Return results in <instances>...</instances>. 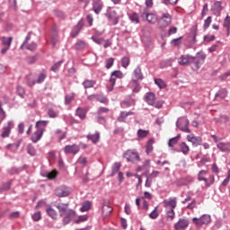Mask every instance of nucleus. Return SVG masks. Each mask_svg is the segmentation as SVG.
I'll list each match as a JSON object with an SVG mask.
<instances>
[{
	"mask_svg": "<svg viewBox=\"0 0 230 230\" xmlns=\"http://www.w3.org/2000/svg\"><path fill=\"white\" fill-rule=\"evenodd\" d=\"M13 39L12 37H3L2 38V44L5 47L10 48L12 46V41Z\"/></svg>",
	"mask_w": 230,
	"mask_h": 230,
	"instance_id": "nucleus-39",
	"label": "nucleus"
},
{
	"mask_svg": "<svg viewBox=\"0 0 230 230\" xmlns=\"http://www.w3.org/2000/svg\"><path fill=\"white\" fill-rule=\"evenodd\" d=\"M208 171L206 170H201L199 171V172L198 173V181H204V182L206 183L208 181V178L204 177V175H207Z\"/></svg>",
	"mask_w": 230,
	"mask_h": 230,
	"instance_id": "nucleus-40",
	"label": "nucleus"
},
{
	"mask_svg": "<svg viewBox=\"0 0 230 230\" xmlns=\"http://www.w3.org/2000/svg\"><path fill=\"white\" fill-rule=\"evenodd\" d=\"M149 217L152 218V220H155V218L159 217V213H157V208H155V209L149 214Z\"/></svg>",
	"mask_w": 230,
	"mask_h": 230,
	"instance_id": "nucleus-58",
	"label": "nucleus"
},
{
	"mask_svg": "<svg viewBox=\"0 0 230 230\" xmlns=\"http://www.w3.org/2000/svg\"><path fill=\"white\" fill-rule=\"evenodd\" d=\"M55 195L57 197H69L71 195V190L68 187L61 186L55 190Z\"/></svg>",
	"mask_w": 230,
	"mask_h": 230,
	"instance_id": "nucleus-9",
	"label": "nucleus"
},
{
	"mask_svg": "<svg viewBox=\"0 0 230 230\" xmlns=\"http://www.w3.org/2000/svg\"><path fill=\"white\" fill-rule=\"evenodd\" d=\"M164 207L169 209H175L177 208V198H169L164 200Z\"/></svg>",
	"mask_w": 230,
	"mask_h": 230,
	"instance_id": "nucleus-13",
	"label": "nucleus"
},
{
	"mask_svg": "<svg viewBox=\"0 0 230 230\" xmlns=\"http://www.w3.org/2000/svg\"><path fill=\"white\" fill-rule=\"evenodd\" d=\"M116 79L117 77L112 76V74H111V77H110V85L108 86V91L111 92L114 91V85H116Z\"/></svg>",
	"mask_w": 230,
	"mask_h": 230,
	"instance_id": "nucleus-38",
	"label": "nucleus"
},
{
	"mask_svg": "<svg viewBox=\"0 0 230 230\" xmlns=\"http://www.w3.org/2000/svg\"><path fill=\"white\" fill-rule=\"evenodd\" d=\"M133 76L136 80H143V72H141V66H137L133 72Z\"/></svg>",
	"mask_w": 230,
	"mask_h": 230,
	"instance_id": "nucleus-28",
	"label": "nucleus"
},
{
	"mask_svg": "<svg viewBox=\"0 0 230 230\" xmlns=\"http://www.w3.org/2000/svg\"><path fill=\"white\" fill-rule=\"evenodd\" d=\"M173 209L174 208H166V217L171 220H173V218H175V211Z\"/></svg>",
	"mask_w": 230,
	"mask_h": 230,
	"instance_id": "nucleus-49",
	"label": "nucleus"
},
{
	"mask_svg": "<svg viewBox=\"0 0 230 230\" xmlns=\"http://www.w3.org/2000/svg\"><path fill=\"white\" fill-rule=\"evenodd\" d=\"M190 226V220L188 218H180L174 225L175 230H186Z\"/></svg>",
	"mask_w": 230,
	"mask_h": 230,
	"instance_id": "nucleus-10",
	"label": "nucleus"
},
{
	"mask_svg": "<svg viewBox=\"0 0 230 230\" xmlns=\"http://www.w3.org/2000/svg\"><path fill=\"white\" fill-rule=\"evenodd\" d=\"M179 139H181L180 135H178L177 137H174L172 138H170L169 142H168V146H170V148H173V146H175V145H177L179 143Z\"/></svg>",
	"mask_w": 230,
	"mask_h": 230,
	"instance_id": "nucleus-37",
	"label": "nucleus"
},
{
	"mask_svg": "<svg viewBox=\"0 0 230 230\" xmlns=\"http://www.w3.org/2000/svg\"><path fill=\"white\" fill-rule=\"evenodd\" d=\"M180 148H181V152L184 155H188V154H190V146H188V144H186V142L181 143L180 144Z\"/></svg>",
	"mask_w": 230,
	"mask_h": 230,
	"instance_id": "nucleus-34",
	"label": "nucleus"
},
{
	"mask_svg": "<svg viewBox=\"0 0 230 230\" xmlns=\"http://www.w3.org/2000/svg\"><path fill=\"white\" fill-rule=\"evenodd\" d=\"M149 134H150L149 130L138 129L137 132L138 141H140L141 139H145V137H148Z\"/></svg>",
	"mask_w": 230,
	"mask_h": 230,
	"instance_id": "nucleus-24",
	"label": "nucleus"
},
{
	"mask_svg": "<svg viewBox=\"0 0 230 230\" xmlns=\"http://www.w3.org/2000/svg\"><path fill=\"white\" fill-rule=\"evenodd\" d=\"M119 168H121V163H119V162L114 163L112 165V172H111V176L114 177V175H116V173H118V172H119Z\"/></svg>",
	"mask_w": 230,
	"mask_h": 230,
	"instance_id": "nucleus-36",
	"label": "nucleus"
},
{
	"mask_svg": "<svg viewBox=\"0 0 230 230\" xmlns=\"http://www.w3.org/2000/svg\"><path fill=\"white\" fill-rule=\"evenodd\" d=\"M123 157L127 159L128 163H137V161H141L139 153L136 149H128L123 154Z\"/></svg>",
	"mask_w": 230,
	"mask_h": 230,
	"instance_id": "nucleus-4",
	"label": "nucleus"
},
{
	"mask_svg": "<svg viewBox=\"0 0 230 230\" xmlns=\"http://www.w3.org/2000/svg\"><path fill=\"white\" fill-rule=\"evenodd\" d=\"M150 168V160H145L143 164L137 168V172H143L144 170H148Z\"/></svg>",
	"mask_w": 230,
	"mask_h": 230,
	"instance_id": "nucleus-35",
	"label": "nucleus"
},
{
	"mask_svg": "<svg viewBox=\"0 0 230 230\" xmlns=\"http://www.w3.org/2000/svg\"><path fill=\"white\" fill-rule=\"evenodd\" d=\"M56 208L59 213V217L63 218V224L65 226H67L72 220H75L76 212L69 208V203H59L56 205Z\"/></svg>",
	"mask_w": 230,
	"mask_h": 230,
	"instance_id": "nucleus-1",
	"label": "nucleus"
},
{
	"mask_svg": "<svg viewBox=\"0 0 230 230\" xmlns=\"http://www.w3.org/2000/svg\"><path fill=\"white\" fill-rule=\"evenodd\" d=\"M75 49L78 50H82V49H85V48H87V43H85V41L84 40H78L75 45Z\"/></svg>",
	"mask_w": 230,
	"mask_h": 230,
	"instance_id": "nucleus-42",
	"label": "nucleus"
},
{
	"mask_svg": "<svg viewBox=\"0 0 230 230\" xmlns=\"http://www.w3.org/2000/svg\"><path fill=\"white\" fill-rule=\"evenodd\" d=\"M224 28H230V16H226L223 23Z\"/></svg>",
	"mask_w": 230,
	"mask_h": 230,
	"instance_id": "nucleus-63",
	"label": "nucleus"
},
{
	"mask_svg": "<svg viewBox=\"0 0 230 230\" xmlns=\"http://www.w3.org/2000/svg\"><path fill=\"white\" fill-rule=\"evenodd\" d=\"M112 76H114L115 78H123V72H121L120 70H115L113 72H111Z\"/></svg>",
	"mask_w": 230,
	"mask_h": 230,
	"instance_id": "nucleus-56",
	"label": "nucleus"
},
{
	"mask_svg": "<svg viewBox=\"0 0 230 230\" xmlns=\"http://www.w3.org/2000/svg\"><path fill=\"white\" fill-rule=\"evenodd\" d=\"M76 164H80V166H86L87 165V157L80 156L76 161Z\"/></svg>",
	"mask_w": 230,
	"mask_h": 230,
	"instance_id": "nucleus-51",
	"label": "nucleus"
},
{
	"mask_svg": "<svg viewBox=\"0 0 230 230\" xmlns=\"http://www.w3.org/2000/svg\"><path fill=\"white\" fill-rule=\"evenodd\" d=\"M140 16H141V19H143V21H147V22H150V24H155L157 21V15L152 13H148L146 9L140 12Z\"/></svg>",
	"mask_w": 230,
	"mask_h": 230,
	"instance_id": "nucleus-6",
	"label": "nucleus"
},
{
	"mask_svg": "<svg viewBox=\"0 0 230 230\" xmlns=\"http://www.w3.org/2000/svg\"><path fill=\"white\" fill-rule=\"evenodd\" d=\"M42 136H44V131L42 129H37L31 137L32 143H39L42 139Z\"/></svg>",
	"mask_w": 230,
	"mask_h": 230,
	"instance_id": "nucleus-20",
	"label": "nucleus"
},
{
	"mask_svg": "<svg viewBox=\"0 0 230 230\" xmlns=\"http://www.w3.org/2000/svg\"><path fill=\"white\" fill-rule=\"evenodd\" d=\"M212 184H215V176L210 175L208 179H207V181H205V186L209 188V186H212Z\"/></svg>",
	"mask_w": 230,
	"mask_h": 230,
	"instance_id": "nucleus-54",
	"label": "nucleus"
},
{
	"mask_svg": "<svg viewBox=\"0 0 230 230\" xmlns=\"http://www.w3.org/2000/svg\"><path fill=\"white\" fill-rule=\"evenodd\" d=\"M128 116H134V111H121L118 118V121H119L120 123H125Z\"/></svg>",
	"mask_w": 230,
	"mask_h": 230,
	"instance_id": "nucleus-21",
	"label": "nucleus"
},
{
	"mask_svg": "<svg viewBox=\"0 0 230 230\" xmlns=\"http://www.w3.org/2000/svg\"><path fill=\"white\" fill-rule=\"evenodd\" d=\"M93 12L98 15L103 9V2L102 0H93Z\"/></svg>",
	"mask_w": 230,
	"mask_h": 230,
	"instance_id": "nucleus-17",
	"label": "nucleus"
},
{
	"mask_svg": "<svg viewBox=\"0 0 230 230\" xmlns=\"http://www.w3.org/2000/svg\"><path fill=\"white\" fill-rule=\"evenodd\" d=\"M12 128H13V121L10 120L7 122V125L3 128L2 137H8L10 132H12Z\"/></svg>",
	"mask_w": 230,
	"mask_h": 230,
	"instance_id": "nucleus-16",
	"label": "nucleus"
},
{
	"mask_svg": "<svg viewBox=\"0 0 230 230\" xmlns=\"http://www.w3.org/2000/svg\"><path fill=\"white\" fill-rule=\"evenodd\" d=\"M87 139H90V141L96 144V143H98V141H100V133L96 132L94 134H89V135H87Z\"/></svg>",
	"mask_w": 230,
	"mask_h": 230,
	"instance_id": "nucleus-31",
	"label": "nucleus"
},
{
	"mask_svg": "<svg viewBox=\"0 0 230 230\" xmlns=\"http://www.w3.org/2000/svg\"><path fill=\"white\" fill-rule=\"evenodd\" d=\"M121 66L124 69H127L128 66H130V58L124 57L121 58Z\"/></svg>",
	"mask_w": 230,
	"mask_h": 230,
	"instance_id": "nucleus-47",
	"label": "nucleus"
},
{
	"mask_svg": "<svg viewBox=\"0 0 230 230\" xmlns=\"http://www.w3.org/2000/svg\"><path fill=\"white\" fill-rule=\"evenodd\" d=\"M211 10L214 15H220V12L224 10V7H222V2L215 1L211 6Z\"/></svg>",
	"mask_w": 230,
	"mask_h": 230,
	"instance_id": "nucleus-14",
	"label": "nucleus"
},
{
	"mask_svg": "<svg viewBox=\"0 0 230 230\" xmlns=\"http://www.w3.org/2000/svg\"><path fill=\"white\" fill-rule=\"evenodd\" d=\"M75 114L76 116H78V118H80V119H85L87 111H85V109L77 108L75 111Z\"/></svg>",
	"mask_w": 230,
	"mask_h": 230,
	"instance_id": "nucleus-30",
	"label": "nucleus"
},
{
	"mask_svg": "<svg viewBox=\"0 0 230 230\" xmlns=\"http://www.w3.org/2000/svg\"><path fill=\"white\" fill-rule=\"evenodd\" d=\"M160 172L159 171H153L147 177L149 179H151L152 181H154V179H155V177L159 176Z\"/></svg>",
	"mask_w": 230,
	"mask_h": 230,
	"instance_id": "nucleus-62",
	"label": "nucleus"
},
{
	"mask_svg": "<svg viewBox=\"0 0 230 230\" xmlns=\"http://www.w3.org/2000/svg\"><path fill=\"white\" fill-rule=\"evenodd\" d=\"M64 61L60 60L58 62H57L52 67H51V71L57 72L58 71V67H60V66H62Z\"/></svg>",
	"mask_w": 230,
	"mask_h": 230,
	"instance_id": "nucleus-60",
	"label": "nucleus"
},
{
	"mask_svg": "<svg viewBox=\"0 0 230 230\" xmlns=\"http://www.w3.org/2000/svg\"><path fill=\"white\" fill-rule=\"evenodd\" d=\"M48 77V74L46 72H42L38 75V78L36 80V84H42L44 80Z\"/></svg>",
	"mask_w": 230,
	"mask_h": 230,
	"instance_id": "nucleus-45",
	"label": "nucleus"
},
{
	"mask_svg": "<svg viewBox=\"0 0 230 230\" xmlns=\"http://www.w3.org/2000/svg\"><path fill=\"white\" fill-rule=\"evenodd\" d=\"M129 19L131 22H134L135 24H139V15H137V13H134L129 16Z\"/></svg>",
	"mask_w": 230,
	"mask_h": 230,
	"instance_id": "nucleus-52",
	"label": "nucleus"
},
{
	"mask_svg": "<svg viewBox=\"0 0 230 230\" xmlns=\"http://www.w3.org/2000/svg\"><path fill=\"white\" fill-rule=\"evenodd\" d=\"M136 101H134V99H128V100H125L122 101L120 102V107L121 109H128V107H132V105H135Z\"/></svg>",
	"mask_w": 230,
	"mask_h": 230,
	"instance_id": "nucleus-25",
	"label": "nucleus"
},
{
	"mask_svg": "<svg viewBox=\"0 0 230 230\" xmlns=\"http://www.w3.org/2000/svg\"><path fill=\"white\" fill-rule=\"evenodd\" d=\"M94 85H96V81L94 80L86 79L83 82L84 89H91V87H94Z\"/></svg>",
	"mask_w": 230,
	"mask_h": 230,
	"instance_id": "nucleus-32",
	"label": "nucleus"
},
{
	"mask_svg": "<svg viewBox=\"0 0 230 230\" xmlns=\"http://www.w3.org/2000/svg\"><path fill=\"white\" fill-rule=\"evenodd\" d=\"M217 146L218 150H220L221 152H230V143L229 142L217 143Z\"/></svg>",
	"mask_w": 230,
	"mask_h": 230,
	"instance_id": "nucleus-22",
	"label": "nucleus"
},
{
	"mask_svg": "<svg viewBox=\"0 0 230 230\" xmlns=\"http://www.w3.org/2000/svg\"><path fill=\"white\" fill-rule=\"evenodd\" d=\"M75 100V93H69L65 96V105H69Z\"/></svg>",
	"mask_w": 230,
	"mask_h": 230,
	"instance_id": "nucleus-46",
	"label": "nucleus"
},
{
	"mask_svg": "<svg viewBox=\"0 0 230 230\" xmlns=\"http://www.w3.org/2000/svg\"><path fill=\"white\" fill-rule=\"evenodd\" d=\"M181 39H182V37L172 40V41H171L172 46H181Z\"/></svg>",
	"mask_w": 230,
	"mask_h": 230,
	"instance_id": "nucleus-59",
	"label": "nucleus"
},
{
	"mask_svg": "<svg viewBox=\"0 0 230 230\" xmlns=\"http://www.w3.org/2000/svg\"><path fill=\"white\" fill-rule=\"evenodd\" d=\"M206 61V54L198 53L196 57L191 56L190 66L192 71H199Z\"/></svg>",
	"mask_w": 230,
	"mask_h": 230,
	"instance_id": "nucleus-2",
	"label": "nucleus"
},
{
	"mask_svg": "<svg viewBox=\"0 0 230 230\" xmlns=\"http://www.w3.org/2000/svg\"><path fill=\"white\" fill-rule=\"evenodd\" d=\"M187 141L192 144L193 146H200L202 145V137H196L195 135H188Z\"/></svg>",
	"mask_w": 230,
	"mask_h": 230,
	"instance_id": "nucleus-12",
	"label": "nucleus"
},
{
	"mask_svg": "<svg viewBox=\"0 0 230 230\" xmlns=\"http://www.w3.org/2000/svg\"><path fill=\"white\" fill-rule=\"evenodd\" d=\"M46 213L52 220H57V217H58V213H57V210L51 207V205L46 206Z\"/></svg>",
	"mask_w": 230,
	"mask_h": 230,
	"instance_id": "nucleus-19",
	"label": "nucleus"
},
{
	"mask_svg": "<svg viewBox=\"0 0 230 230\" xmlns=\"http://www.w3.org/2000/svg\"><path fill=\"white\" fill-rule=\"evenodd\" d=\"M176 127L181 132L191 134V129H190V120L187 117H180L176 121Z\"/></svg>",
	"mask_w": 230,
	"mask_h": 230,
	"instance_id": "nucleus-3",
	"label": "nucleus"
},
{
	"mask_svg": "<svg viewBox=\"0 0 230 230\" xmlns=\"http://www.w3.org/2000/svg\"><path fill=\"white\" fill-rule=\"evenodd\" d=\"M212 21H213V18H212L211 16H208V17L204 21V24H203L204 30H208V28H209V26H211Z\"/></svg>",
	"mask_w": 230,
	"mask_h": 230,
	"instance_id": "nucleus-53",
	"label": "nucleus"
},
{
	"mask_svg": "<svg viewBox=\"0 0 230 230\" xmlns=\"http://www.w3.org/2000/svg\"><path fill=\"white\" fill-rule=\"evenodd\" d=\"M4 118H6V112L3 110V102H0V124L3 123Z\"/></svg>",
	"mask_w": 230,
	"mask_h": 230,
	"instance_id": "nucleus-50",
	"label": "nucleus"
},
{
	"mask_svg": "<svg viewBox=\"0 0 230 230\" xmlns=\"http://www.w3.org/2000/svg\"><path fill=\"white\" fill-rule=\"evenodd\" d=\"M114 66V58H109L105 59V67L106 69H111Z\"/></svg>",
	"mask_w": 230,
	"mask_h": 230,
	"instance_id": "nucleus-48",
	"label": "nucleus"
},
{
	"mask_svg": "<svg viewBox=\"0 0 230 230\" xmlns=\"http://www.w3.org/2000/svg\"><path fill=\"white\" fill-rule=\"evenodd\" d=\"M91 206H93L91 201H84L80 208V211H82L83 213L85 211H89V209H91Z\"/></svg>",
	"mask_w": 230,
	"mask_h": 230,
	"instance_id": "nucleus-43",
	"label": "nucleus"
},
{
	"mask_svg": "<svg viewBox=\"0 0 230 230\" xmlns=\"http://www.w3.org/2000/svg\"><path fill=\"white\" fill-rule=\"evenodd\" d=\"M155 84L159 87V89H166V83L161 79H155Z\"/></svg>",
	"mask_w": 230,
	"mask_h": 230,
	"instance_id": "nucleus-44",
	"label": "nucleus"
},
{
	"mask_svg": "<svg viewBox=\"0 0 230 230\" xmlns=\"http://www.w3.org/2000/svg\"><path fill=\"white\" fill-rule=\"evenodd\" d=\"M112 213V207L109 204H103L102 205V217H109Z\"/></svg>",
	"mask_w": 230,
	"mask_h": 230,
	"instance_id": "nucleus-27",
	"label": "nucleus"
},
{
	"mask_svg": "<svg viewBox=\"0 0 230 230\" xmlns=\"http://www.w3.org/2000/svg\"><path fill=\"white\" fill-rule=\"evenodd\" d=\"M92 40H93V42H95V44H99V45L103 44V39L102 38H98L96 36H93Z\"/></svg>",
	"mask_w": 230,
	"mask_h": 230,
	"instance_id": "nucleus-61",
	"label": "nucleus"
},
{
	"mask_svg": "<svg viewBox=\"0 0 230 230\" xmlns=\"http://www.w3.org/2000/svg\"><path fill=\"white\" fill-rule=\"evenodd\" d=\"M49 123V120H39L36 122V128L37 130H42L44 132V128L48 127V124Z\"/></svg>",
	"mask_w": 230,
	"mask_h": 230,
	"instance_id": "nucleus-26",
	"label": "nucleus"
},
{
	"mask_svg": "<svg viewBox=\"0 0 230 230\" xmlns=\"http://www.w3.org/2000/svg\"><path fill=\"white\" fill-rule=\"evenodd\" d=\"M227 96V90L221 89L218 91V93H216L215 98H221V100H224V98H226Z\"/></svg>",
	"mask_w": 230,
	"mask_h": 230,
	"instance_id": "nucleus-41",
	"label": "nucleus"
},
{
	"mask_svg": "<svg viewBox=\"0 0 230 230\" xmlns=\"http://www.w3.org/2000/svg\"><path fill=\"white\" fill-rule=\"evenodd\" d=\"M152 152H154V139H149L146 146V153L149 155Z\"/></svg>",
	"mask_w": 230,
	"mask_h": 230,
	"instance_id": "nucleus-33",
	"label": "nucleus"
},
{
	"mask_svg": "<svg viewBox=\"0 0 230 230\" xmlns=\"http://www.w3.org/2000/svg\"><path fill=\"white\" fill-rule=\"evenodd\" d=\"M65 154H72L73 155H76L78 152H80V146L76 144L67 145L63 148Z\"/></svg>",
	"mask_w": 230,
	"mask_h": 230,
	"instance_id": "nucleus-8",
	"label": "nucleus"
},
{
	"mask_svg": "<svg viewBox=\"0 0 230 230\" xmlns=\"http://www.w3.org/2000/svg\"><path fill=\"white\" fill-rule=\"evenodd\" d=\"M27 152L30 155H35V147H33V146H31V144H29L27 146Z\"/></svg>",
	"mask_w": 230,
	"mask_h": 230,
	"instance_id": "nucleus-57",
	"label": "nucleus"
},
{
	"mask_svg": "<svg viewBox=\"0 0 230 230\" xmlns=\"http://www.w3.org/2000/svg\"><path fill=\"white\" fill-rule=\"evenodd\" d=\"M144 101L148 105H155V94L154 93H146L144 96Z\"/></svg>",
	"mask_w": 230,
	"mask_h": 230,
	"instance_id": "nucleus-18",
	"label": "nucleus"
},
{
	"mask_svg": "<svg viewBox=\"0 0 230 230\" xmlns=\"http://www.w3.org/2000/svg\"><path fill=\"white\" fill-rule=\"evenodd\" d=\"M192 222L197 227H202V226H207L211 223V216L204 214L199 218L194 217Z\"/></svg>",
	"mask_w": 230,
	"mask_h": 230,
	"instance_id": "nucleus-5",
	"label": "nucleus"
},
{
	"mask_svg": "<svg viewBox=\"0 0 230 230\" xmlns=\"http://www.w3.org/2000/svg\"><path fill=\"white\" fill-rule=\"evenodd\" d=\"M26 84L29 87H33V85L37 84V79L35 78V75L31 74L26 75Z\"/></svg>",
	"mask_w": 230,
	"mask_h": 230,
	"instance_id": "nucleus-23",
	"label": "nucleus"
},
{
	"mask_svg": "<svg viewBox=\"0 0 230 230\" xmlns=\"http://www.w3.org/2000/svg\"><path fill=\"white\" fill-rule=\"evenodd\" d=\"M82 28H84V22L80 21L75 26L76 32H75V31H72L71 32L72 37L74 38L78 37V33H80V31H82Z\"/></svg>",
	"mask_w": 230,
	"mask_h": 230,
	"instance_id": "nucleus-29",
	"label": "nucleus"
},
{
	"mask_svg": "<svg viewBox=\"0 0 230 230\" xmlns=\"http://www.w3.org/2000/svg\"><path fill=\"white\" fill-rule=\"evenodd\" d=\"M105 15L109 21L112 22L113 25H116L118 22H119V16H118V13L112 8H108Z\"/></svg>",
	"mask_w": 230,
	"mask_h": 230,
	"instance_id": "nucleus-7",
	"label": "nucleus"
},
{
	"mask_svg": "<svg viewBox=\"0 0 230 230\" xmlns=\"http://www.w3.org/2000/svg\"><path fill=\"white\" fill-rule=\"evenodd\" d=\"M160 28H166V26H170L172 24V14L168 13H164L162 14V17L160 18Z\"/></svg>",
	"mask_w": 230,
	"mask_h": 230,
	"instance_id": "nucleus-11",
	"label": "nucleus"
},
{
	"mask_svg": "<svg viewBox=\"0 0 230 230\" xmlns=\"http://www.w3.org/2000/svg\"><path fill=\"white\" fill-rule=\"evenodd\" d=\"M27 49H29V51H35V49H37V43L32 42L30 45L27 46Z\"/></svg>",
	"mask_w": 230,
	"mask_h": 230,
	"instance_id": "nucleus-64",
	"label": "nucleus"
},
{
	"mask_svg": "<svg viewBox=\"0 0 230 230\" xmlns=\"http://www.w3.org/2000/svg\"><path fill=\"white\" fill-rule=\"evenodd\" d=\"M41 219L42 215L40 214V211H38L32 215V220H34V222H39Z\"/></svg>",
	"mask_w": 230,
	"mask_h": 230,
	"instance_id": "nucleus-55",
	"label": "nucleus"
},
{
	"mask_svg": "<svg viewBox=\"0 0 230 230\" xmlns=\"http://www.w3.org/2000/svg\"><path fill=\"white\" fill-rule=\"evenodd\" d=\"M191 60V56L189 54L181 55L178 58L179 66H190Z\"/></svg>",
	"mask_w": 230,
	"mask_h": 230,
	"instance_id": "nucleus-15",
	"label": "nucleus"
}]
</instances>
